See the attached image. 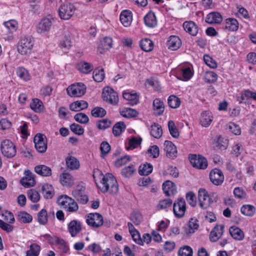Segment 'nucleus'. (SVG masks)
Wrapping results in <instances>:
<instances>
[{
    "label": "nucleus",
    "mask_w": 256,
    "mask_h": 256,
    "mask_svg": "<svg viewBox=\"0 0 256 256\" xmlns=\"http://www.w3.org/2000/svg\"><path fill=\"white\" fill-rule=\"evenodd\" d=\"M98 188L103 193L108 192L110 194H116L118 190V182L114 176L110 173L103 176Z\"/></svg>",
    "instance_id": "nucleus-1"
},
{
    "label": "nucleus",
    "mask_w": 256,
    "mask_h": 256,
    "mask_svg": "<svg viewBox=\"0 0 256 256\" xmlns=\"http://www.w3.org/2000/svg\"><path fill=\"white\" fill-rule=\"evenodd\" d=\"M75 6L71 3L64 4L58 8V12L61 19L69 20L74 14Z\"/></svg>",
    "instance_id": "nucleus-2"
},
{
    "label": "nucleus",
    "mask_w": 256,
    "mask_h": 256,
    "mask_svg": "<svg viewBox=\"0 0 256 256\" xmlns=\"http://www.w3.org/2000/svg\"><path fill=\"white\" fill-rule=\"evenodd\" d=\"M102 98L104 101L112 105H116L118 102V93L110 86H106L104 88Z\"/></svg>",
    "instance_id": "nucleus-3"
},
{
    "label": "nucleus",
    "mask_w": 256,
    "mask_h": 256,
    "mask_svg": "<svg viewBox=\"0 0 256 256\" xmlns=\"http://www.w3.org/2000/svg\"><path fill=\"white\" fill-rule=\"evenodd\" d=\"M1 151L4 156L8 158H12L16 156V153L14 144L8 140H5L2 142Z\"/></svg>",
    "instance_id": "nucleus-4"
},
{
    "label": "nucleus",
    "mask_w": 256,
    "mask_h": 256,
    "mask_svg": "<svg viewBox=\"0 0 256 256\" xmlns=\"http://www.w3.org/2000/svg\"><path fill=\"white\" fill-rule=\"evenodd\" d=\"M34 43L30 37L22 38L18 42L17 50L22 54H30L32 50Z\"/></svg>",
    "instance_id": "nucleus-5"
},
{
    "label": "nucleus",
    "mask_w": 256,
    "mask_h": 256,
    "mask_svg": "<svg viewBox=\"0 0 256 256\" xmlns=\"http://www.w3.org/2000/svg\"><path fill=\"white\" fill-rule=\"evenodd\" d=\"M68 94L71 97H80L86 91V86L82 83L74 84L66 88Z\"/></svg>",
    "instance_id": "nucleus-6"
},
{
    "label": "nucleus",
    "mask_w": 256,
    "mask_h": 256,
    "mask_svg": "<svg viewBox=\"0 0 256 256\" xmlns=\"http://www.w3.org/2000/svg\"><path fill=\"white\" fill-rule=\"evenodd\" d=\"M186 210V204L183 198H179L176 200L173 204V212L176 218H182Z\"/></svg>",
    "instance_id": "nucleus-7"
},
{
    "label": "nucleus",
    "mask_w": 256,
    "mask_h": 256,
    "mask_svg": "<svg viewBox=\"0 0 256 256\" xmlns=\"http://www.w3.org/2000/svg\"><path fill=\"white\" fill-rule=\"evenodd\" d=\"M86 222L88 226L98 228L103 224V217L99 213H90L88 214Z\"/></svg>",
    "instance_id": "nucleus-8"
},
{
    "label": "nucleus",
    "mask_w": 256,
    "mask_h": 256,
    "mask_svg": "<svg viewBox=\"0 0 256 256\" xmlns=\"http://www.w3.org/2000/svg\"><path fill=\"white\" fill-rule=\"evenodd\" d=\"M36 149L38 152L44 153L47 149L46 137L42 134H36L34 139Z\"/></svg>",
    "instance_id": "nucleus-9"
},
{
    "label": "nucleus",
    "mask_w": 256,
    "mask_h": 256,
    "mask_svg": "<svg viewBox=\"0 0 256 256\" xmlns=\"http://www.w3.org/2000/svg\"><path fill=\"white\" fill-rule=\"evenodd\" d=\"M189 159L194 167L204 170L208 166L206 159L201 156H197L194 154H190L189 156Z\"/></svg>",
    "instance_id": "nucleus-10"
},
{
    "label": "nucleus",
    "mask_w": 256,
    "mask_h": 256,
    "mask_svg": "<svg viewBox=\"0 0 256 256\" xmlns=\"http://www.w3.org/2000/svg\"><path fill=\"white\" fill-rule=\"evenodd\" d=\"M198 197L200 206L202 209L208 208L210 206V204L213 202L204 189L200 188L199 190Z\"/></svg>",
    "instance_id": "nucleus-11"
},
{
    "label": "nucleus",
    "mask_w": 256,
    "mask_h": 256,
    "mask_svg": "<svg viewBox=\"0 0 256 256\" xmlns=\"http://www.w3.org/2000/svg\"><path fill=\"white\" fill-rule=\"evenodd\" d=\"M210 178L213 184L220 185L224 182V176L222 172L218 168L212 170L210 173Z\"/></svg>",
    "instance_id": "nucleus-12"
},
{
    "label": "nucleus",
    "mask_w": 256,
    "mask_h": 256,
    "mask_svg": "<svg viewBox=\"0 0 256 256\" xmlns=\"http://www.w3.org/2000/svg\"><path fill=\"white\" fill-rule=\"evenodd\" d=\"M52 26L51 18H42L36 26V32L38 34H42L48 32Z\"/></svg>",
    "instance_id": "nucleus-13"
},
{
    "label": "nucleus",
    "mask_w": 256,
    "mask_h": 256,
    "mask_svg": "<svg viewBox=\"0 0 256 256\" xmlns=\"http://www.w3.org/2000/svg\"><path fill=\"white\" fill-rule=\"evenodd\" d=\"M24 174L25 176L20 180L21 184L26 188L33 186L36 184L33 174L28 170H25Z\"/></svg>",
    "instance_id": "nucleus-14"
},
{
    "label": "nucleus",
    "mask_w": 256,
    "mask_h": 256,
    "mask_svg": "<svg viewBox=\"0 0 256 256\" xmlns=\"http://www.w3.org/2000/svg\"><path fill=\"white\" fill-rule=\"evenodd\" d=\"M164 150L166 156L170 158H174L176 157L177 150L175 145L170 141L166 140L164 144Z\"/></svg>",
    "instance_id": "nucleus-15"
},
{
    "label": "nucleus",
    "mask_w": 256,
    "mask_h": 256,
    "mask_svg": "<svg viewBox=\"0 0 256 256\" xmlns=\"http://www.w3.org/2000/svg\"><path fill=\"white\" fill-rule=\"evenodd\" d=\"M224 226L223 225H217L210 232V240L212 242L217 241L222 236L224 232Z\"/></svg>",
    "instance_id": "nucleus-16"
},
{
    "label": "nucleus",
    "mask_w": 256,
    "mask_h": 256,
    "mask_svg": "<svg viewBox=\"0 0 256 256\" xmlns=\"http://www.w3.org/2000/svg\"><path fill=\"white\" fill-rule=\"evenodd\" d=\"M81 230V223L76 220L71 221L68 225V230L72 237H74Z\"/></svg>",
    "instance_id": "nucleus-17"
},
{
    "label": "nucleus",
    "mask_w": 256,
    "mask_h": 256,
    "mask_svg": "<svg viewBox=\"0 0 256 256\" xmlns=\"http://www.w3.org/2000/svg\"><path fill=\"white\" fill-rule=\"evenodd\" d=\"M112 46V38L110 37L106 36L100 41L98 50L100 54H102L104 51L110 50Z\"/></svg>",
    "instance_id": "nucleus-18"
},
{
    "label": "nucleus",
    "mask_w": 256,
    "mask_h": 256,
    "mask_svg": "<svg viewBox=\"0 0 256 256\" xmlns=\"http://www.w3.org/2000/svg\"><path fill=\"white\" fill-rule=\"evenodd\" d=\"M162 190L166 196L174 195L176 192V186L170 180H166L163 184Z\"/></svg>",
    "instance_id": "nucleus-19"
},
{
    "label": "nucleus",
    "mask_w": 256,
    "mask_h": 256,
    "mask_svg": "<svg viewBox=\"0 0 256 256\" xmlns=\"http://www.w3.org/2000/svg\"><path fill=\"white\" fill-rule=\"evenodd\" d=\"M182 44L180 38L176 36H172L167 42L168 49L175 50L180 48Z\"/></svg>",
    "instance_id": "nucleus-20"
},
{
    "label": "nucleus",
    "mask_w": 256,
    "mask_h": 256,
    "mask_svg": "<svg viewBox=\"0 0 256 256\" xmlns=\"http://www.w3.org/2000/svg\"><path fill=\"white\" fill-rule=\"evenodd\" d=\"M72 194L78 201L82 204H86L88 200V196L84 194V190L81 189H76L72 192Z\"/></svg>",
    "instance_id": "nucleus-21"
},
{
    "label": "nucleus",
    "mask_w": 256,
    "mask_h": 256,
    "mask_svg": "<svg viewBox=\"0 0 256 256\" xmlns=\"http://www.w3.org/2000/svg\"><path fill=\"white\" fill-rule=\"evenodd\" d=\"M183 27L184 30L192 36H195L198 33V26L192 21L184 22Z\"/></svg>",
    "instance_id": "nucleus-22"
},
{
    "label": "nucleus",
    "mask_w": 256,
    "mask_h": 256,
    "mask_svg": "<svg viewBox=\"0 0 256 256\" xmlns=\"http://www.w3.org/2000/svg\"><path fill=\"white\" fill-rule=\"evenodd\" d=\"M224 28L232 32H236L238 30L239 23L237 20L234 18H228L225 20Z\"/></svg>",
    "instance_id": "nucleus-23"
},
{
    "label": "nucleus",
    "mask_w": 256,
    "mask_h": 256,
    "mask_svg": "<svg viewBox=\"0 0 256 256\" xmlns=\"http://www.w3.org/2000/svg\"><path fill=\"white\" fill-rule=\"evenodd\" d=\"M132 15L130 11L128 10H123L120 15V20L124 26H128L132 22Z\"/></svg>",
    "instance_id": "nucleus-24"
},
{
    "label": "nucleus",
    "mask_w": 256,
    "mask_h": 256,
    "mask_svg": "<svg viewBox=\"0 0 256 256\" xmlns=\"http://www.w3.org/2000/svg\"><path fill=\"white\" fill-rule=\"evenodd\" d=\"M222 16L220 13L212 12L207 15L206 22L210 24H220L222 22Z\"/></svg>",
    "instance_id": "nucleus-25"
},
{
    "label": "nucleus",
    "mask_w": 256,
    "mask_h": 256,
    "mask_svg": "<svg viewBox=\"0 0 256 256\" xmlns=\"http://www.w3.org/2000/svg\"><path fill=\"white\" fill-rule=\"evenodd\" d=\"M144 20L145 24L150 28H154L157 24L156 16L152 12H150L145 16Z\"/></svg>",
    "instance_id": "nucleus-26"
},
{
    "label": "nucleus",
    "mask_w": 256,
    "mask_h": 256,
    "mask_svg": "<svg viewBox=\"0 0 256 256\" xmlns=\"http://www.w3.org/2000/svg\"><path fill=\"white\" fill-rule=\"evenodd\" d=\"M52 216L54 218V213L52 212L48 214L45 209H42L38 214V221L40 224H45L47 223L48 217Z\"/></svg>",
    "instance_id": "nucleus-27"
},
{
    "label": "nucleus",
    "mask_w": 256,
    "mask_h": 256,
    "mask_svg": "<svg viewBox=\"0 0 256 256\" xmlns=\"http://www.w3.org/2000/svg\"><path fill=\"white\" fill-rule=\"evenodd\" d=\"M60 184L66 186H70L74 183L73 176L68 173H62L60 176Z\"/></svg>",
    "instance_id": "nucleus-28"
},
{
    "label": "nucleus",
    "mask_w": 256,
    "mask_h": 256,
    "mask_svg": "<svg viewBox=\"0 0 256 256\" xmlns=\"http://www.w3.org/2000/svg\"><path fill=\"white\" fill-rule=\"evenodd\" d=\"M153 110L156 116L162 114L164 110V106L162 101L159 98H156L153 102Z\"/></svg>",
    "instance_id": "nucleus-29"
},
{
    "label": "nucleus",
    "mask_w": 256,
    "mask_h": 256,
    "mask_svg": "<svg viewBox=\"0 0 256 256\" xmlns=\"http://www.w3.org/2000/svg\"><path fill=\"white\" fill-rule=\"evenodd\" d=\"M36 173L42 176H48L52 174L51 168L45 165H38L34 168Z\"/></svg>",
    "instance_id": "nucleus-30"
},
{
    "label": "nucleus",
    "mask_w": 256,
    "mask_h": 256,
    "mask_svg": "<svg viewBox=\"0 0 256 256\" xmlns=\"http://www.w3.org/2000/svg\"><path fill=\"white\" fill-rule=\"evenodd\" d=\"M198 227V224L196 222V220L191 218L188 224L184 226V229L187 234H193Z\"/></svg>",
    "instance_id": "nucleus-31"
},
{
    "label": "nucleus",
    "mask_w": 256,
    "mask_h": 256,
    "mask_svg": "<svg viewBox=\"0 0 256 256\" xmlns=\"http://www.w3.org/2000/svg\"><path fill=\"white\" fill-rule=\"evenodd\" d=\"M88 107V103L84 100L76 101L70 105V109L74 112H78Z\"/></svg>",
    "instance_id": "nucleus-32"
},
{
    "label": "nucleus",
    "mask_w": 256,
    "mask_h": 256,
    "mask_svg": "<svg viewBox=\"0 0 256 256\" xmlns=\"http://www.w3.org/2000/svg\"><path fill=\"white\" fill-rule=\"evenodd\" d=\"M42 194L45 198L50 199L54 195V190L51 184H44L42 187Z\"/></svg>",
    "instance_id": "nucleus-33"
},
{
    "label": "nucleus",
    "mask_w": 256,
    "mask_h": 256,
    "mask_svg": "<svg viewBox=\"0 0 256 256\" xmlns=\"http://www.w3.org/2000/svg\"><path fill=\"white\" fill-rule=\"evenodd\" d=\"M213 120V117L211 112H205L202 114L200 122L201 124L204 127H208Z\"/></svg>",
    "instance_id": "nucleus-34"
},
{
    "label": "nucleus",
    "mask_w": 256,
    "mask_h": 256,
    "mask_svg": "<svg viewBox=\"0 0 256 256\" xmlns=\"http://www.w3.org/2000/svg\"><path fill=\"white\" fill-rule=\"evenodd\" d=\"M214 146L218 149L226 150L228 146V140L218 136L214 142Z\"/></svg>",
    "instance_id": "nucleus-35"
},
{
    "label": "nucleus",
    "mask_w": 256,
    "mask_h": 256,
    "mask_svg": "<svg viewBox=\"0 0 256 256\" xmlns=\"http://www.w3.org/2000/svg\"><path fill=\"white\" fill-rule=\"evenodd\" d=\"M150 134L154 138H160L162 134L161 126L158 124L154 123L150 126Z\"/></svg>",
    "instance_id": "nucleus-36"
},
{
    "label": "nucleus",
    "mask_w": 256,
    "mask_h": 256,
    "mask_svg": "<svg viewBox=\"0 0 256 256\" xmlns=\"http://www.w3.org/2000/svg\"><path fill=\"white\" fill-rule=\"evenodd\" d=\"M60 46L62 48L69 49L72 46V42L70 38V34L68 32H64V36L59 44Z\"/></svg>",
    "instance_id": "nucleus-37"
},
{
    "label": "nucleus",
    "mask_w": 256,
    "mask_h": 256,
    "mask_svg": "<svg viewBox=\"0 0 256 256\" xmlns=\"http://www.w3.org/2000/svg\"><path fill=\"white\" fill-rule=\"evenodd\" d=\"M229 232L231 236L236 240H242L244 238V232L238 227H230Z\"/></svg>",
    "instance_id": "nucleus-38"
},
{
    "label": "nucleus",
    "mask_w": 256,
    "mask_h": 256,
    "mask_svg": "<svg viewBox=\"0 0 256 256\" xmlns=\"http://www.w3.org/2000/svg\"><path fill=\"white\" fill-rule=\"evenodd\" d=\"M122 96L124 99L130 101L129 104L130 105L136 104L138 102V98L136 93L124 92L123 93Z\"/></svg>",
    "instance_id": "nucleus-39"
},
{
    "label": "nucleus",
    "mask_w": 256,
    "mask_h": 256,
    "mask_svg": "<svg viewBox=\"0 0 256 256\" xmlns=\"http://www.w3.org/2000/svg\"><path fill=\"white\" fill-rule=\"evenodd\" d=\"M77 68L80 72L88 74L92 70L93 66L90 63L82 61L78 64Z\"/></svg>",
    "instance_id": "nucleus-40"
},
{
    "label": "nucleus",
    "mask_w": 256,
    "mask_h": 256,
    "mask_svg": "<svg viewBox=\"0 0 256 256\" xmlns=\"http://www.w3.org/2000/svg\"><path fill=\"white\" fill-rule=\"evenodd\" d=\"M140 48L145 52H150L154 48L152 42L148 38H144L140 40Z\"/></svg>",
    "instance_id": "nucleus-41"
},
{
    "label": "nucleus",
    "mask_w": 256,
    "mask_h": 256,
    "mask_svg": "<svg viewBox=\"0 0 256 256\" xmlns=\"http://www.w3.org/2000/svg\"><path fill=\"white\" fill-rule=\"evenodd\" d=\"M66 164L69 168L71 170H77L80 167V163L76 158L73 156L66 158Z\"/></svg>",
    "instance_id": "nucleus-42"
},
{
    "label": "nucleus",
    "mask_w": 256,
    "mask_h": 256,
    "mask_svg": "<svg viewBox=\"0 0 256 256\" xmlns=\"http://www.w3.org/2000/svg\"><path fill=\"white\" fill-rule=\"evenodd\" d=\"M240 211L243 214L252 216L256 212V208L251 204H244L241 207Z\"/></svg>",
    "instance_id": "nucleus-43"
},
{
    "label": "nucleus",
    "mask_w": 256,
    "mask_h": 256,
    "mask_svg": "<svg viewBox=\"0 0 256 256\" xmlns=\"http://www.w3.org/2000/svg\"><path fill=\"white\" fill-rule=\"evenodd\" d=\"M40 246L37 244L34 243L30 245V250L26 252V256H38Z\"/></svg>",
    "instance_id": "nucleus-44"
},
{
    "label": "nucleus",
    "mask_w": 256,
    "mask_h": 256,
    "mask_svg": "<svg viewBox=\"0 0 256 256\" xmlns=\"http://www.w3.org/2000/svg\"><path fill=\"white\" fill-rule=\"evenodd\" d=\"M17 219L19 222L26 224L30 222L32 220V217L28 212L22 211L18 213Z\"/></svg>",
    "instance_id": "nucleus-45"
},
{
    "label": "nucleus",
    "mask_w": 256,
    "mask_h": 256,
    "mask_svg": "<svg viewBox=\"0 0 256 256\" xmlns=\"http://www.w3.org/2000/svg\"><path fill=\"white\" fill-rule=\"evenodd\" d=\"M126 127V125L123 122L116 123L112 128L113 134L116 136H119L125 130Z\"/></svg>",
    "instance_id": "nucleus-46"
},
{
    "label": "nucleus",
    "mask_w": 256,
    "mask_h": 256,
    "mask_svg": "<svg viewBox=\"0 0 256 256\" xmlns=\"http://www.w3.org/2000/svg\"><path fill=\"white\" fill-rule=\"evenodd\" d=\"M4 25L10 33L16 32L18 28V24L16 20H11L4 22Z\"/></svg>",
    "instance_id": "nucleus-47"
},
{
    "label": "nucleus",
    "mask_w": 256,
    "mask_h": 256,
    "mask_svg": "<svg viewBox=\"0 0 256 256\" xmlns=\"http://www.w3.org/2000/svg\"><path fill=\"white\" fill-rule=\"evenodd\" d=\"M104 68H96L93 72V78L96 82H102L104 78Z\"/></svg>",
    "instance_id": "nucleus-48"
},
{
    "label": "nucleus",
    "mask_w": 256,
    "mask_h": 256,
    "mask_svg": "<svg viewBox=\"0 0 256 256\" xmlns=\"http://www.w3.org/2000/svg\"><path fill=\"white\" fill-rule=\"evenodd\" d=\"M153 167L150 164H144L140 166L138 173L141 176H148L152 171Z\"/></svg>",
    "instance_id": "nucleus-49"
},
{
    "label": "nucleus",
    "mask_w": 256,
    "mask_h": 256,
    "mask_svg": "<svg viewBox=\"0 0 256 256\" xmlns=\"http://www.w3.org/2000/svg\"><path fill=\"white\" fill-rule=\"evenodd\" d=\"M168 106L173 108H178L180 104V99L174 95L170 96L168 100Z\"/></svg>",
    "instance_id": "nucleus-50"
},
{
    "label": "nucleus",
    "mask_w": 256,
    "mask_h": 256,
    "mask_svg": "<svg viewBox=\"0 0 256 256\" xmlns=\"http://www.w3.org/2000/svg\"><path fill=\"white\" fill-rule=\"evenodd\" d=\"M43 104L40 100L35 98L30 104V108L36 112H40L43 109Z\"/></svg>",
    "instance_id": "nucleus-51"
},
{
    "label": "nucleus",
    "mask_w": 256,
    "mask_h": 256,
    "mask_svg": "<svg viewBox=\"0 0 256 256\" xmlns=\"http://www.w3.org/2000/svg\"><path fill=\"white\" fill-rule=\"evenodd\" d=\"M168 128L170 133L172 137L178 138L179 136V132L173 120H170L168 122Z\"/></svg>",
    "instance_id": "nucleus-52"
},
{
    "label": "nucleus",
    "mask_w": 256,
    "mask_h": 256,
    "mask_svg": "<svg viewBox=\"0 0 256 256\" xmlns=\"http://www.w3.org/2000/svg\"><path fill=\"white\" fill-rule=\"evenodd\" d=\"M106 114V110L101 107H96L91 111L92 115L95 118H102L105 116Z\"/></svg>",
    "instance_id": "nucleus-53"
},
{
    "label": "nucleus",
    "mask_w": 256,
    "mask_h": 256,
    "mask_svg": "<svg viewBox=\"0 0 256 256\" xmlns=\"http://www.w3.org/2000/svg\"><path fill=\"white\" fill-rule=\"evenodd\" d=\"M130 218L135 225H138L142 220V216L139 212L136 211L132 213Z\"/></svg>",
    "instance_id": "nucleus-54"
},
{
    "label": "nucleus",
    "mask_w": 256,
    "mask_h": 256,
    "mask_svg": "<svg viewBox=\"0 0 256 256\" xmlns=\"http://www.w3.org/2000/svg\"><path fill=\"white\" fill-rule=\"evenodd\" d=\"M28 196L33 202H38L40 199V196L38 192L35 190H29L28 192Z\"/></svg>",
    "instance_id": "nucleus-55"
},
{
    "label": "nucleus",
    "mask_w": 256,
    "mask_h": 256,
    "mask_svg": "<svg viewBox=\"0 0 256 256\" xmlns=\"http://www.w3.org/2000/svg\"><path fill=\"white\" fill-rule=\"evenodd\" d=\"M135 171L136 168L134 166L133 164H131L122 169V174L126 178H128Z\"/></svg>",
    "instance_id": "nucleus-56"
},
{
    "label": "nucleus",
    "mask_w": 256,
    "mask_h": 256,
    "mask_svg": "<svg viewBox=\"0 0 256 256\" xmlns=\"http://www.w3.org/2000/svg\"><path fill=\"white\" fill-rule=\"evenodd\" d=\"M192 248L188 246L180 248L178 252V256H192Z\"/></svg>",
    "instance_id": "nucleus-57"
},
{
    "label": "nucleus",
    "mask_w": 256,
    "mask_h": 256,
    "mask_svg": "<svg viewBox=\"0 0 256 256\" xmlns=\"http://www.w3.org/2000/svg\"><path fill=\"white\" fill-rule=\"evenodd\" d=\"M16 74L20 78L24 80L27 81L30 80L28 72L24 68H18L16 70Z\"/></svg>",
    "instance_id": "nucleus-58"
},
{
    "label": "nucleus",
    "mask_w": 256,
    "mask_h": 256,
    "mask_svg": "<svg viewBox=\"0 0 256 256\" xmlns=\"http://www.w3.org/2000/svg\"><path fill=\"white\" fill-rule=\"evenodd\" d=\"M234 194L236 198L238 199H244L247 197L246 194L243 188L240 187L234 188Z\"/></svg>",
    "instance_id": "nucleus-59"
},
{
    "label": "nucleus",
    "mask_w": 256,
    "mask_h": 256,
    "mask_svg": "<svg viewBox=\"0 0 256 256\" xmlns=\"http://www.w3.org/2000/svg\"><path fill=\"white\" fill-rule=\"evenodd\" d=\"M71 198L66 195L62 196L58 198L57 202L58 204L64 206V208H66L68 204L71 202Z\"/></svg>",
    "instance_id": "nucleus-60"
},
{
    "label": "nucleus",
    "mask_w": 256,
    "mask_h": 256,
    "mask_svg": "<svg viewBox=\"0 0 256 256\" xmlns=\"http://www.w3.org/2000/svg\"><path fill=\"white\" fill-rule=\"evenodd\" d=\"M74 118L75 120L80 124H86L88 122L89 118L87 115L84 113L76 114Z\"/></svg>",
    "instance_id": "nucleus-61"
},
{
    "label": "nucleus",
    "mask_w": 256,
    "mask_h": 256,
    "mask_svg": "<svg viewBox=\"0 0 256 256\" xmlns=\"http://www.w3.org/2000/svg\"><path fill=\"white\" fill-rule=\"evenodd\" d=\"M204 60L206 64L210 68H215L217 67L216 62L208 55H204Z\"/></svg>",
    "instance_id": "nucleus-62"
},
{
    "label": "nucleus",
    "mask_w": 256,
    "mask_h": 256,
    "mask_svg": "<svg viewBox=\"0 0 256 256\" xmlns=\"http://www.w3.org/2000/svg\"><path fill=\"white\" fill-rule=\"evenodd\" d=\"M111 124V121L107 118L100 120L96 124L98 128L100 130L106 129L109 128Z\"/></svg>",
    "instance_id": "nucleus-63"
},
{
    "label": "nucleus",
    "mask_w": 256,
    "mask_h": 256,
    "mask_svg": "<svg viewBox=\"0 0 256 256\" xmlns=\"http://www.w3.org/2000/svg\"><path fill=\"white\" fill-rule=\"evenodd\" d=\"M101 155L102 157L106 156L110 150V146L107 142H102L100 146Z\"/></svg>",
    "instance_id": "nucleus-64"
}]
</instances>
